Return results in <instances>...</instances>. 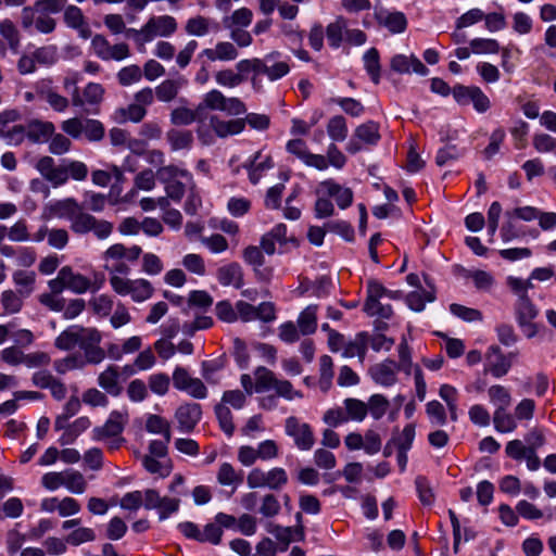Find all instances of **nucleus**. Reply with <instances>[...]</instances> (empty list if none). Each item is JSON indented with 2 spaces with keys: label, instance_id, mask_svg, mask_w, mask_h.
I'll use <instances>...</instances> for the list:
<instances>
[{
  "label": "nucleus",
  "instance_id": "1",
  "mask_svg": "<svg viewBox=\"0 0 556 556\" xmlns=\"http://www.w3.org/2000/svg\"><path fill=\"white\" fill-rule=\"evenodd\" d=\"M48 217L65 218L70 220V228L76 235L93 232L99 240L108 239L113 232V224L105 219H98L83 211L81 205L74 198H66L48 203L45 206Z\"/></svg>",
  "mask_w": 556,
  "mask_h": 556
},
{
  "label": "nucleus",
  "instance_id": "2",
  "mask_svg": "<svg viewBox=\"0 0 556 556\" xmlns=\"http://www.w3.org/2000/svg\"><path fill=\"white\" fill-rule=\"evenodd\" d=\"M36 169L40 175L49 181L52 187L58 188L65 185L70 177L74 180L81 181L87 178L88 167L80 161H67L61 165H55L53 157L41 156L37 164Z\"/></svg>",
  "mask_w": 556,
  "mask_h": 556
},
{
  "label": "nucleus",
  "instance_id": "3",
  "mask_svg": "<svg viewBox=\"0 0 556 556\" xmlns=\"http://www.w3.org/2000/svg\"><path fill=\"white\" fill-rule=\"evenodd\" d=\"M255 376V392L262 393L275 390L277 396L291 401L295 397H302L300 391L293 389V386L288 380L278 379L275 374L266 367L260 366L254 370Z\"/></svg>",
  "mask_w": 556,
  "mask_h": 556
},
{
  "label": "nucleus",
  "instance_id": "4",
  "mask_svg": "<svg viewBox=\"0 0 556 556\" xmlns=\"http://www.w3.org/2000/svg\"><path fill=\"white\" fill-rule=\"evenodd\" d=\"M61 129L73 139L85 136L89 141H100L105 134L103 124L92 118L72 117L65 119L61 123Z\"/></svg>",
  "mask_w": 556,
  "mask_h": 556
},
{
  "label": "nucleus",
  "instance_id": "5",
  "mask_svg": "<svg viewBox=\"0 0 556 556\" xmlns=\"http://www.w3.org/2000/svg\"><path fill=\"white\" fill-rule=\"evenodd\" d=\"M110 283L112 289L119 295H130L135 302H144L149 300L154 292V288L147 279H128L118 275H111Z\"/></svg>",
  "mask_w": 556,
  "mask_h": 556
},
{
  "label": "nucleus",
  "instance_id": "6",
  "mask_svg": "<svg viewBox=\"0 0 556 556\" xmlns=\"http://www.w3.org/2000/svg\"><path fill=\"white\" fill-rule=\"evenodd\" d=\"M247 483L250 489L268 488L270 490H280L288 483V475L283 468L275 467L268 471L261 468H253L247 477Z\"/></svg>",
  "mask_w": 556,
  "mask_h": 556
},
{
  "label": "nucleus",
  "instance_id": "7",
  "mask_svg": "<svg viewBox=\"0 0 556 556\" xmlns=\"http://www.w3.org/2000/svg\"><path fill=\"white\" fill-rule=\"evenodd\" d=\"M102 334L97 328H85L79 338L78 348L84 352L85 362L100 364L105 358V350L100 346Z\"/></svg>",
  "mask_w": 556,
  "mask_h": 556
},
{
  "label": "nucleus",
  "instance_id": "8",
  "mask_svg": "<svg viewBox=\"0 0 556 556\" xmlns=\"http://www.w3.org/2000/svg\"><path fill=\"white\" fill-rule=\"evenodd\" d=\"M203 106L211 110L222 111L233 116L247 113V106L239 98H227L216 89L208 91L204 96Z\"/></svg>",
  "mask_w": 556,
  "mask_h": 556
},
{
  "label": "nucleus",
  "instance_id": "9",
  "mask_svg": "<svg viewBox=\"0 0 556 556\" xmlns=\"http://www.w3.org/2000/svg\"><path fill=\"white\" fill-rule=\"evenodd\" d=\"M516 353L509 352L504 354L498 345H491L485 353V372L491 374L494 378H502L508 374L513 366V359Z\"/></svg>",
  "mask_w": 556,
  "mask_h": 556
},
{
  "label": "nucleus",
  "instance_id": "10",
  "mask_svg": "<svg viewBox=\"0 0 556 556\" xmlns=\"http://www.w3.org/2000/svg\"><path fill=\"white\" fill-rule=\"evenodd\" d=\"M286 434L291 437L295 446L301 451H309L315 444V437L311 426L301 422L299 418L290 416L285 424Z\"/></svg>",
  "mask_w": 556,
  "mask_h": 556
},
{
  "label": "nucleus",
  "instance_id": "11",
  "mask_svg": "<svg viewBox=\"0 0 556 556\" xmlns=\"http://www.w3.org/2000/svg\"><path fill=\"white\" fill-rule=\"evenodd\" d=\"M103 96H104V88L102 87V85H100L98 83H89L84 88L81 94L79 93V89L75 88L72 91L71 101L74 106L84 108V111L86 113H97L96 110L88 109L85 106L86 105L98 106L102 102Z\"/></svg>",
  "mask_w": 556,
  "mask_h": 556
},
{
  "label": "nucleus",
  "instance_id": "12",
  "mask_svg": "<svg viewBox=\"0 0 556 556\" xmlns=\"http://www.w3.org/2000/svg\"><path fill=\"white\" fill-rule=\"evenodd\" d=\"M454 99L462 105L469 103L479 113H484L490 109V100L479 87L456 86L453 89Z\"/></svg>",
  "mask_w": 556,
  "mask_h": 556
},
{
  "label": "nucleus",
  "instance_id": "13",
  "mask_svg": "<svg viewBox=\"0 0 556 556\" xmlns=\"http://www.w3.org/2000/svg\"><path fill=\"white\" fill-rule=\"evenodd\" d=\"M127 422L128 413L126 410H113L103 426L92 429V439L101 441L106 438L121 435Z\"/></svg>",
  "mask_w": 556,
  "mask_h": 556
},
{
  "label": "nucleus",
  "instance_id": "14",
  "mask_svg": "<svg viewBox=\"0 0 556 556\" xmlns=\"http://www.w3.org/2000/svg\"><path fill=\"white\" fill-rule=\"evenodd\" d=\"M31 383L39 389H47L55 401H63L67 394V388L63 381L52 375L50 370H37L31 376Z\"/></svg>",
  "mask_w": 556,
  "mask_h": 556
},
{
  "label": "nucleus",
  "instance_id": "15",
  "mask_svg": "<svg viewBox=\"0 0 556 556\" xmlns=\"http://www.w3.org/2000/svg\"><path fill=\"white\" fill-rule=\"evenodd\" d=\"M287 151L299 157L305 165L319 170L328 168V162L321 154L311 153L305 141L302 139H293L288 141Z\"/></svg>",
  "mask_w": 556,
  "mask_h": 556
},
{
  "label": "nucleus",
  "instance_id": "16",
  "mask_svg": "<svg viewBox=\"0 0 556 556\" xmlns=\"http://www.w3.org/2000/svg\"><path fill=\"white\" fill-rule=\"evenodd\" d=\"M148 41L155 37H169L177 30V22L170 15L152 16L144 24Z\"/></svg>",
  "mask_w": 556,
  "mask_h": 556
},
{
  "label": "nucleus",
  "instance_id": "17",
  "mask_svg": "<svg viewBox=\"0 0 556 556\" xmlns=\"http://www.w3.org/2000/svg\"><path fill=\"white\" fill-rule=\"evenodd\" d=\"M202 416L201 405L198 403H187L180 405L176 413L175 418L178 421L179 429L182 432H191Z\"/></svg>",
  "mask_w": 556,
  "mask_h": 556
},
{
  "label": "nucleus",
  "instance_id": "18",
  "mask_svg": "<svg viewBox=\"0 0 556 556\" xmlns=\"http://www.w3.org/2000/svg\"><path fill=\"white\" fill-rule=\"evenodd\" d=\"M390 67L393 72L399 74H408L414 72L418 75L426 76L429 72L421 61L414 54H395L390 61Z\"/></svg>",
  "mask_w": 556,
  "mask_h": 556
},
{
  "label": "nucleus",
  "instance_id": "19",
  "mask_svg": "<svg viewBox=\"0 0 556 556\" xmlns=\"http://www.w3.org/2000/svg\"><path fill=\"white\" fill-rule=\"evenodd\" d=\"M375 18L380 26L386 27L392 34H401L407 27V20L404 13L395 11L390 12L386 9H376Z\"/></svg>",
  "mask_w": 556,
  "mask_h": 556
},
{
  "label": "nucleus",
  "instance_id": "20",
  "mask_svg": "<svg viewBox=\"0 0 556 556\" xmlns=\"http://www.w3.org/2000/svg\"><path fill=\"white\" fill-rule=\"evenodd\" d=\"M397 364L392 359L374 365L369 372L375 382L390 387L396 382Z\"/></svg>",
  "mask_w": 556,
  "mask_h": 556
},
{
  "label": "nucleus",
  "instance_id": "21",
  "mask_svg": "<svg viewBox=\"0 0 556 556\" xmlns=\"http://www.w3.org/2000/svg\"><path fill=\"white\" fill-rule=\"evenodd\" d=\"M218 282L224 286H232L240 289L243 286V270L239 263L232 262L220 266L216 271Z\"/></svg>",
  "mask_w": 556,
  "mask_h": 556
},
{
  "label": "nucleus",
  "instance_id": "22",
  "mask_svg": "<svg viewBox=\"0 0 556 556\" xmlns=\"http://www.w3.org/2000/svg\"><path fill=\"white\" fill-rule=\"evenodd\" d=\"M26 129L31 143H43L53 135L55 127L51 122L35 118L26 124Z\"/></svg>",
  "mask_w": 556,
  "mask_h": 556
},
{
  "label": "nucleus",
  "instance_id": "23",
  "mask_svg": "<svg viewBox=\"0 0 556 556\" xmlns=\"http://www.w3.org/2000/svg\"><path fill=\"white\" fill-rule=\"evenodd\" d=\"M290 71L287 62L275 61L271 55L260 59L258 75H266L270 81H276L285 77Z\"/></svg>",
  "mask_w": 556,
  "mask_h": 556
},
{
  "label": "nucleus",
  "instance_id": "24",
  "mask_svg": "<svg viewBox=\"0 0 556 556\" xmlns=\"http://www.w3.org/2000/svg\"><path fill=\"white\" fill-rule=\"evenodd\" d=\"M210 126L216 134V136L220 138H226L228 136L238 135L244 129V119L236 118L224 121L216 115L211 116Z\"/></svg>",
  "mask_w": 556,
  "mask_h": 556
},
{
  "label": "nucleus",
  "instance_id": "25",
  "mask_svg": "<svg viewBox=\"0 0 556 556\" xmlns=\"http://www.w3.org/2000/svg\"><path fill=\"white\" fill-rule=\"evenodd\" d=\"M61 278L66 281L67 289L76 294H83L92 287L90 279L79 273H75L71 266L61 268Z\"/></svg>",
  "mask_w": 556,
  "mask_h": 556
},
{
  "label": "nucleus",
  "instance_id": "26",
  "mask_svg": "<svg viewBox=\"0 0 556 556\" xmlns=\"http://www.w3.org/2000/svg\"><path fill=\"white\" fill-rule=\"evenodd\" d=\"M186 85L187 79L182 76L166 79L155 88V96L161 102H170L177 97L179 90Z\"/></svg>",
  "mask_w": 556,
  "mask_h": 556
},
{
  "label": "nucleus",
  "instance_id": "27",
  "mask_svg": "<svg viewBox=\"0 0 556 556\" xmlns=\"http://www.w3.org/2000/svg\"><path fill=\"white\" fill-rule=\"evenodd\" d=\"M320 188L329 197L336 198L337 204L344 210L352 204L353 192L350 188H343L333 180H326L320 184Z\"/></svg>",
  "mask_w": 556,
  "mask_h": 556
},
{
  "label": "nucleus",
  "instance_id": "28",
  "mask_svg": "<svg viewBox=\"0 0 556 556\" xmlns=\"http://www.w3.org/2000/svg\"><path fill=\"white\" fill-rule=\"evenodd\" d=\"M119 372L116 366L110 365L98 377V384L109 394L117 396L122 392L118 382Z\"/></svg>",
  "mask_w": 556,
  "mask_h": 556
},
{
  "label": "nucleus",
  "instance_id": "29",
  "mask_svg": "<svg viewBox=\"0 0 556 556\" xmlns=\"http://www.w3.org/2000/svg\"><path fill=\"white\" fill-rule=\"evenodd\" d=\"M84 327L74 325L62 331L54 341L55 348L61 351H71L78 346Z\"/></svg>",
  "mask_w": 556,
  "mask_h": 556
},
{
  "label": "nucleus",
  "instance_id": "30",
  "mask_svg": "<svg viewBox=\"0 0 556 556\" xmlns=\"http://www.w3.org/2000/svg\"><path fill=\"white\" fill-rule=\"evenodd\" d=\"M37 92L55 112H64L70 105L67 98L46 86L45 81L37 86Z\"/></svg>",
  "mask_w": 556,
  "mask_h": 556
},
{
  "label": "nucleus",
  "instance_id": "31",
  "mask_svg": "<svg viewBox=\"0 0 556 556\" xmlns=\"http://www.w3.org/2000/svg\"><path fill=\"white\" fill-rule=\"evenodd\" d=\"M268 532L271 533L278 541L288 545L291 541H300L304 536L303 527H281L279 525L269 523Z\"/></svg>",
  "mask_w": 556,
  "mask_h": 556
},
{
  "label": "nucleus",
  "instance_id": "32",
  "mask_svg": "<svg viewBox=\"0 0 556 556\" xmlns=\"http://www.w3.org/2000/svg\"><path fill=\"white\" fill-rule=\"evenodd\" d=\"M91 426V421L88 417L83 416L74 420L59 439L61 445L73 444L76 439Z\"/></svg>",
  "mask_w": 556,
  "mask_h": 556
},
{
  "label": "nucleus",
  "instance_id": "33",
  "mask_svg": "<svg viewBox=\"0 0 556 556\" xmlns=\"http://www.w3.org/2000/svg\"><path fill=\"white\" fill-rule=\"evenodd\" d=\"M354 137L367 146H376L380 140L379 124L368 121L357 126L354 130Z\"/></svg>",
  "mask_w": 556,
  "mask_h": 556
},
{
  "label": "nucleus",
  "instance_id": "34",
  "mask_svg": "<svg viewBox=\"0 0 556 556\" xmlns=\"http://www.w3.org/2000/svg\"><path fill=\"white\" fill-rule=\"evenodd\" d=\"M514 313L517 323L534 320L539 315V309L529 296L517 299L514 305Z\"/></svg>",
  "mask_w": 556,
  "mask_h": 556
},
{
  "label": "nucleus",
  "instance_id": "35",
  "mask_svg": "<svg viewBox=\"0 0 556 556\" xmlns=\"http://www.w3.org/2000/svg\"><path fill=\"white\" fill-rule=\"evenodd\" d=\"M166 138L173 151L188 150L193 143V135L190 130L170 129Z\"/></svg>",
  "mask_w": 556,
  "mask_h": 556
},
{
  "label": "nucleus",
  "instance_id": "36",
  "mask_svg": "<svg viewBox=\"0 0 556 556\" xmlns=\"http://www.w3.org/2000/svg\"><path fill=\"white\" fill-rule=\"evenodd\" d=\"M505 220L501 227L500 235L504 243L527 236L526 229L518 227L516 219L507 212L504 213Z\"/></svg>",
  "mask_w": 556,
  "mask_h": 556
},
{
  "label": "nucleus",
  "instance_id": "37",
  "mask_svg": "<svg viewBox=\"0 0 556 556\" xmlns=\"http://www.w3.org/2000/svg\"><path fill=\"white\" fill-rule=\"evenodd\" d=\"M346 27V21L342 16L337 17L334 22L327 26L326 36L330 47L337 49L341 46Z\"/></svg>",
  "mask_w": 556,
  "mask_h": 556
},
{
  "label": "nucleus",
  "instance_id": "38",
  "mask_svg": "<svg viewBox=\"0 0 556 556\" xmlns=\"http://www.w3.org/2000/svg\"><path fill=\"white\" fill-rule=\"evenodd\" d=\"M298 325L304 336L312 334L317 329V306L308 305L299 316Z\"/></svg>",
  "mask_w": 556,
  "mask_h": 556
},
{
  "label": "nucleus",
  "instance_id": "39",
  "mask_svg": "<svg viewBox=\"0 0 556 556\" xmlns=\"http://www.w3.org/2000/svg\"><path fill=\"white\" fill-rule=\"evenodd\" d=\"M363 62L365 70L370 76L372 83L378 85L380 81L381 73L380 56L378 50L376 48H370L367 50L363 55Z\"/></svg>",
  "mask_w": 556,
  "mask_h": 556
},
{
  "label": "nucleus",
  "instance_id": "40",
  "mask_svg": "<svg viewBox=\"0 0 556 556\" xmlns=\"http://www.w3.org/2000/svg\"><path fill=\"white\" fill-rule=\"evenodd\" d=\"M346 121L342 115L332 116L327 124V134L333 142H342L348 137Z\"/></svg>",
  "mask_w": 556,
  "mask_h": 556
},
{
  "label": "nucleus",
  "instance_id": "41",
  "mask_svg": "<svg viewBox=\"0 0 556 556\" xmlns=\"http://www.w3.org/2000/svg\"><path fill=\"white\" fill-rule=\"evenodd\" d=\"M260 157H261V153L257 152L255 154L254 159L250 162V164L245 165V167L249 170L250 181L253 185H256L260 181L263 173L266 169H269L274 166V163H273L270 156H265V159L262 161H258Z\"/></svg>",
  "mask_w": 556,
  "mask_h": 556
},
{
  "label": "nucleus",
  "instance_id": "42",
  "mask_svg": "<svg viewBox=\"0 0 556 556\" xmlns=\"http://www.w3.org/2000/svg\"><path fill=\"white\" fill-rule=\"evenodd\" d=\"M367 351V341L365 333H358L354 340L348 342L344 345L342 356L345 358H352L357 356L361 362L364 361Z\"/></svg>",
  "mask_w": 556,
  "mask_h": 556
},
{
  "label": "nucleus",
  "instance_id": "43",
  "mask_svg": "<svg viewBox=\"0 0 556 556\" xmlns=\"http://www.w3.org/2000/svg\"><path fill=\"white\" fill-rule=\"evenodd\" d=\"M490 402L496 407L495 409L508 408L511 404V395L507 388L501 384L491 386L488 389Z\"/></svg>",
  "mask_w": 556,
  "mask_h": 556
},
{
  "label": "nucleus",
  "instance_id": "44",
  "mask_svg": "<svg viewBox=\"0 0 556 556\" xmlns=\"http://www.w3.org/2000/svg\"><path fill=\"white\" fill-rule=\"evenodd\" d=\"M343 404L348 421H363L367 416L368 407L363 401L349 397L344 400Z\"/></svg>",
  "mask_w": 556,
  "mask_h": 556
},
{
  "label": "nucleus",
  "instance_id": "45",
  "mask_svg": "<svg viewBox=\"0 0 556 556\" xmlns=\"http://www.w3.org/2000/svg\"><path fill=\"white\" fill-rule=\"evenodd\" d=\"M253 13L248 8H241L236 10L230 16L223 20L224 26L228 29L242 28L251 24Z\"/></svg>",
  "mask_w": 556,
  "mask_h": 556
},
{
  "label": "nucleus",
  "instance_id": "46",
  "mask_svg": "<svg viewBox=\"0 0 556 556\" xmlns=\"http://www.w3.org/2000/svg\"><path fill=\"white\" fill-rule=\"evenodd\" d=\"M146 429L150 433L162 434L166 442L170 441V425L162 416L149 415L146 421Z\"/></svg>",
  "mask_w": 556,
  "mask_h": 556
},
{
  "label": "nucleus",
  "instance_id": "47",
  "mask_svg": "<svg viewBox=\"0 0 556 556\" xmlns=\"http://www.w3.org/2000/svg\"><path fill=\"white\" fill-rule=\"evenodd\" d=\"M217 481L225 486L238 485L242 482V472H237L229 463H223L217 471Z\"/></svg>",
  "mask_w": 556,
  "mask_h": 556
},
{
  "label": "nucleus",
  "instance_id": "48",
  "mask_svg": "<svg viewBox=\"0 0 556 556\" xmlns=\"http://www.w3.org/2000/svg\"><path fill=\"white\" fill-rule=\"evenodd\" d=\"M155 174L159 180L164 185L177 180V177L187 178L190 182L193 184L192 177L188 170L179 168L178 166L173 164L166 166L162 165L161 167L157 168Z\"/></svg>",
  "mask_w": 556,
  "mask_h": 556
},
{
  "label": "nucleus",
  "instance_id": "49",
  "mask_svg": "<svg viewBox=\"0 0 556 556\" xmlns=\"http://www.w3.org/2000/svg\"><path fill=\"white\" fill-rule=\"evenodd\" d=\"M64 486L73 494H83L87 489V481L84 475L77 470H65Z\"/></svg>",
  "mask_w": 556,
  "mask_h": 556
},
{
  "label": "nucleus",
  "instance_id": "50",
  "mask_svg": "<svg viewBox=\"0 0 556 556\" xmlns=\"http://www.w3.org/2000/svg\"><path fill=\"white\" fill-rule=\"evenodd\" d=\"M506 410L507 408L495 409L493 414L494 428L502 433L513 432L517 428L515 417Z\"/></svg>",
  "mask_w": 556,
  "mask_h": 556
},
{
  "label": "nucleus",
  "instance_id": "51",
  "mask_svg": "<svg viewBox=\"0 0 556 556\" xmlns=\"http://www.w3.org/2000/svg\"><path fill=\"white\" fill-rule=\"evenodd\" d=\"M432 301H434V294L424 289L413 291L406 296L407 305L415 312H421L426 304Z\"/></svg>",
  "mask_w": 556,
  "mask_h": 556
},
{
  "label": "nucleus",
  "instance_id": "52",
  "mask_svg": "<svg viewBox=\"0 0 556 556\" xmlns=\"http://www.w3.org/2000/svg\"><path fill=\"white\" fill-rule=\"evenodd\" d=\"M215 415L222 430L226 435L231 437L235 431V425L232 422V413L229 407L220 403L217 404L215 406Z\"/></svg>",
  "mask_w": 556,
  "mask_h": 556
},
{
  "label": "nucleus",
  "instance_id": "53",
  "mask_svg": "<svg viewBox=\"0 0 556 556\" xmlns=\"http://www.w3.org/2000/svg\"><path fill=\"white\" fill-rule=\"evenodd\" d=\"M185 30L190 36H205L210 31V20L201 15L191 17L187 21Z\"/></svg>",
  "mask_w": 556,
  "mask_h": 556
},
{
  "label": "nucleus",
  "instance_id": "54",
  "mask_svg": "<svg viewBox=\"0 0 556 556\" xmlns=\"http://www.w3.org/2000/svg\"><path fill=\"white\" fill-rule=\"evenodd\" d=\"M203 103L199 105L197 111H192L185 106L176 108L170 113V122L174 125H190L197 121L198 111L201 110Z\"/></svg>",
  "mask_w": 556,
  "mask_h": 556
},
{
  "label": "nucleus",
  "instance_id": "55",
  "mask_svg": "<svg viewBox=\"0 0 556 556\" xmlns=\"http://www.w3.org/2000/svg\"><path fill=\"white\" fill-rule=\"evenodd\" d=\"M495 332L497 336V340L504 346H513L519 340V337L516 333L514 326L508 323H500L498 325H496Z\"/></svg>",
  "mask_w": 556,
  "mask_h": 556
},
{
  "label": "nucleus",
  "instance_id": "56",
  "mask_svg": "<svg viewBox=\"0 0 556 556\" xmlns=\"http://www.w3.org/2000/svg\"><path fill=\"white\" fill-rule=\"evenodd\" d=\"M94 540L96 533L93 529L86 527H78L65 538L66 543L73 546H78L83 543L92 542Z\"/></svg>",
  "mask_w": 556,
  "mask_h": 556
},
{
  "label": "nucleus",
  "instance_id": "57",
  "mask_svg": "<svg viewBox=\"0 0 556 556\" xmlns=\"http://www.w3.org/2000/svg\"><path fill=\"white\" fill-rule=\"evenodd\" d=\"M24 511V505L18 497H10L0 507V520L4 518H18Z\"/></svg>",
  "mask_w": 556,
  "mask_h": 556
},
{
  "label": "nucleus",
  "instance_id": "58",
  "mask_svg": "<svg viewBox=\"0 0 556 556\" xmlns=\"http://www.w3.org/2000/svg\"><path fill=\"white\" fill-rule=\"evenodd\" d=\"M450 312L456 317L467 323L481 321L483 318L482 313L479 309L467 307L456 303L450 305Z\"/></svg>",
  "mask_w": 556,
  "mask_h": 556
},
{
  "label": "nucleus",
  "instance_id": "59",
  "mask_svg": "<svg viewBox=\"0 0 556 556\" xmlns=\"http://www.w3.org/2000/svg\"><path fill=\"white\" fill-rule=\"evenodd\" d=\"M150 390L160 396L168 392L170 378L164 372L153 374L148 379Z\"/></svg>",
  "mask_w": 556,
  "mask_h": 556
},
{
  "label": "nucleus",
  "instance_id": "60",
  "mask_svg": "<svg viewBox=\"0 0 556 556\" xmlns=\"http://www.w3.org/2000/svg\"><path fill=\"white\" fill-rule=\"evenodd\" d=\"M366 405L371 417L378 420L387 413L389 401L381 394H374L369 397Z\"/></svg>",
  "mask_w": 556,
  "mask_h": 556
},
{
  "label": "nucleus",
  "instance_id": "61",
  "mask_svg": "<svg viewBox=\"0 0 556 556\" xmlns=\"http://www.w3.org/2000/svg\"><path fill=\"white\" fill-rule=\"evenodd\" d=\"M142 77V71L138 65H128L119 70L117 80L122 86H130L138 83Z\"/></svg>",
  "mask_w": 556,
  "mask_h": 556
},
{
  "label": "nucleus",
  "instance_id": "62",
  "mask_svg": "<svg viewBox=\"0 0 556 556\" xmlns=\"http://www.w3.org/2000/svg\"><path fill=\"white\" fill-rule=\"evenodd\" d=\"M13 280L16 286L22 287L18 292L23 296H28L33 291V285L35 282V273L17 270L13 275Z\"/></svg>",
  "mask_w": 556,
  "mask_h": 556
},
{
  "label": "nucleus",
  "instance_id": "63",
  "mask_svg": "<svg viewBox=\"0 0 556 556\" xmlns=\"http://www.w3.org/2000/svg\"><path fill=\"white\" fill-rule=\"evenodd\" d=\"M426 413L433 426H444L446 424V413L440 402L430 401L426 405Z\"/></svg>",
  "mask_w": 556,
  "mask_h": 556
},
{
  "label": "nucleus",
  "instance_id": "64",
  "mask_svg": "<svg viewBox=\"0 0 556 556\" xmlns=\"http://www.w3.org/2000/svg\"><path fill=\"white\" fill-rule=\"evenodd\" d=\"M534 149L539 153L556 152V138L547 134H536L532 140Z\"/></svg>",
  "mask_w": 556,
  "mask_h": 556
}]
</instances>
